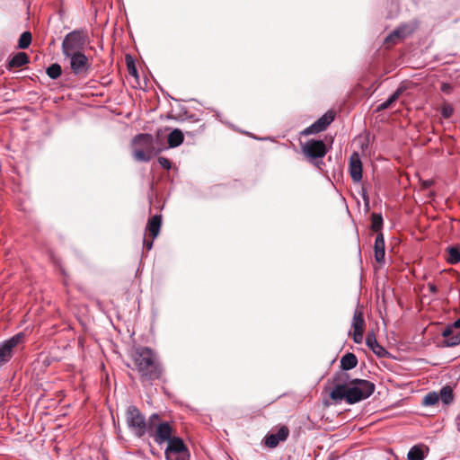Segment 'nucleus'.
Returning <instances> with one entry per match:
<instances>
[{
  "instance_id": "nucleus-1",
  "label": "nucleus",
  "mask_w": 460,
  "mask_h": 460,
  "mask_svg": "<svg viewBox=\"0 0 460 460\" xmlns=\"http://www.w3.org/2000/svg\"><path fill=\"white\" fill-rule=\"evenodd\" d=\"M375 391V385L365 379H351L345 384L336 385L330 394L333 401H346L354 404L368 398Z\"/></svg>"
},
{
  "instance_id": "nucleus-2",
  "label": "nucleus",
  "mask_w": 460,
  "mask_h": 460,
  "mask_svg": "<svg viewBox=\"0 0 460 460\" xmlns=\"http://www.w3.org/2000/svg\"><path fill=\"white\" fill-rule=\"evenodd\" d=\"M131 358L142 382H153L161 377L162 367L151 349L136 348L131 353Z\"/></svg>"
},
{
  "instance_id": "nucleus-3",
  "label": "nucleus",
  "mask_w": 460,
  "mask_h": 460,
  "mask_svg": "<svg viewBox=\"0 0 460 460\" xmlns=\"http://www.w3.org/2000/svg\"><path fill=\"white\" fill-rule=\"evenodd\" d=\"M132 155L137 162H148L156 154L154 138L150 134H138L132 140Z\"/></svg>"
},
{
  "instance_id": "nucleus-4",
  "label": "nucleus",
  "mask_w": 460,
  "mask_h": 460,
  "mask_svg": "<svg viewBox=\"0 0 460 460\" xmlns=\"http://www.w3.org/2000/svg\"><path fill=\"white\" fill-rule=\"evenodd\" d=\"M149 435L154 438L155 442L161 445L164 442L172 440V427L167 421H161L160 416L156 413L152 414L148 419Z\"/></svg>"
},
{
  "instance_id": "nucleus-5",
  "label": "nucleus",
  "mask_w": 460,
  "mask_h": 460,
  "mask_svg": "<svg viewBox=\"0 0 460 460\" xmlns=\"http://www.w3.org/2000/svg\"><path fill=\"white\" fill-rule=\"evenodd\" d=\"M88 42L84 31L75 30L66 34L62 41L63 55L82 52Z\"/></svg>"
},
{
  "instance_id": "nucleus-6",
  "label": "nucleus",
  "mask_w": 460,
  "mask_h": 460,
  "mask_svg": "<svg viewBox=\"0 0 460 460\" xmlns=\"http://www.w3.org/2000/svg\"><path fill=\"white\" fill-rule=\"evenodd\" d=\"M126 420L128 427L138 438L148 431V420L146 421L145 416L136 406L131 405L127 409Z\"/></svg>"
},
{
  "instance_id": "nucleus-7",
  "label": "nucleus",
  "mask_w": 460,
  "mask_h": 460,
  "mask_svg": "<svg viewBox=\"0 0 460 460\" xmlns=\"http://www.w3.org/2000/svg\"><path fill=\"white\" fill-rule=\"evenodd\" d=\"M24 339V333L19 332L0 343V368L11 360L16 348L23 343Z\"/></svg>"
},
{
  "instance_id": "nucleus-8",
  "label": "nucleus",
  "mask_w": 460,
  "mask_h": 460,
  "mask_svg": "<svg viewBox=\"0 0 460 460\" xmlns=\"http://www.w3.org/2000/svg\"><path fill=\"white\" fill-rule=\"evenodd\" d=\"M167 460H189V451L182 439L172 437L164 452Z\"/></svg>"
},
{
  "instance_id": "nucleus-9",
  "label": "nucleus",
  "mask_w": 460,
  "mask_h": 460,
  "mask_svg": "<svg viewBox=\"0 0 460 460\" xmlns=\"http://www.w3.org/2000/svg\"><path fill=\"white\" fill-rule=\"evenodd\" d=\"M304 155L318 166L317 159L323 158L327 152L326 146L322 140H308L302 146Z\"/></svg>"
},
{
  "instance_id": "nucleus-10",
  "label": "nucleus",
  "mask_w": 460,
  "mask_h": 460,
  "mask_svg": "<svg viewBox=\"0 0 460 460\" xmlns=\"http://www.w3.org/2000/svg\"><path fill=\"white\" fill-rule=\"evenodd\" d=\"M64 56L69 58L70 67L75 75H82L89 72L91 63L89 58L83 52L66 54Z\"/></svg>"
},
{
  "instance_id": "nucleus-11",
  "label": "nucleus",
  "mask_w": 460,
  "mask_h": 460,
  "mask_svg": "<svg viewBox=\"0 0 460 460\" xmlns=\"http://www.w3.org/2000/svg\"><path fill=\"white\" fill-rule=\"evenodd\" d=\"M334 113L331 111L324 113L314 124L304 130L305 135L322 132L334 120Z\"/></svg>"
},
{
  "instance_id": "nucleus-12",
  "label": "nucleus",
  "mask_w": 460,
  "mask_h": 460,
  "mask_svg": "<svg viewBox=\"0 0 460 460\" xmlns=\"http://www.w3.org/2000/svg\"><path fill=\"white\" fill-rule=\"evenodd\" d=\"M289 435V429L286 426H281L276 433H269L264 438V444L270 448L276 447L279 442L285 441Z\"/></svg>"
},
{
  "instance_id": "nucleus-13",
  "label": "nucleus",
  "mask_w": 460,
  "mask_h": 460,
  "mask_svg": "<svg viewBox=\"0 0 460 460\" xmlns=\"http://www.w3.org/2000/svg\"><path fill=\"white\" fill-rule=\"evenodd\" d=\"M349 173L355 182L362 179V163L358 153H353L349 158Z\"/></svg>"
},
{
  "instance_id": "nucleus-14",
  "label": "nucleus",
  "mask_w": 460,
  "mask_h": 460,
  "mask_svg": "<svg viewBox=\"0 0 460 460\" xmlns=\"http://www.w3.org/2000/svg\"><path fill=\"white\" fill-rule=\"evenodd\" d=\"M447 346H456L460 343V331L453 330L452 326H447L442 332Z\"/></svg>"
},
{
  "instance_id": "nucleus-15",
  "label": "nucleus",
  "mask_w": 460,
  "mask_h": 460,
  "mask_svg": "<svg viewBox=\"0 0 460 460\" xmlns=\"http://www.w3.org/2000/svg\"><path fill=\"white\" fill-rule=\"evenodd\" d=\"M375 259L377 262L381 263L385 260V240L382 233L376 234L374 245Z\"/></svg>"
},
{
  "instance_id": "nucleus-16",
  "label": "nucleus",
  "mask_w": 460,
  "mask_h": 460,
  "mask_svg": "<svg viewBox=\"0 0 460 460\" xmlns=\"http://www.w3.org/2000/svg\"><path fill=\"white\" fill-rule=\"evenodd\" d=\"M429 453V447L420 444L413 446L408 452V460H424Z\"/></svg>"
},
{
  "instance_id": "nucleus-17",
  "label": "nucleus",
  "mask_w": 460,
  "mask_h": 460,
  "mask_svg": "<svg viewBox=\"0 0 460 460\" xmlns=\"http://www.w3.org/2000/svg\"><path fill=\"white\" fill-rule=\"evenodd\" d=\"M161 225L162 217L159 215H155L148 220L146 225V231L148 232L152 239H155L158 235Z\"/></svg>"
},
{
  "instance_id": "nucleus-18",
  "label": "nucleus",
  "mask_w": 460,
  "mask_h": 460,
  "mask_svg": "<svg viewBox=\"0 0 460 460\" xmlns=\"http://www.w3.org/2000/svg\"><path fill=\"white\" fill-rule=\"evenodd\" d=\"M351 325L353 331H365L366 323L363 317V311L362 308L359 306H358L354 312Z\"/></svg>"
},
{
  "instance_id": "nucleus-19",
  "label": "nucleus",
  "mask_w": 460,
  "mask_h": 460,
  "mask_svg": "<svg viewBox=\"0 0 460 460\" xmlns=\"http://www.w3.org/2000/svg\"><path fill=\"white\" fill-rule=\"evenodd\" d=\"M29 63V58L26 53L19 52L15 54L9 61L8 66L10 68L13 67H21Z\"/></svg>"
},
{
  "instance_id": "nucleus-20",
  "label": "nucleus",
  "mask_w": 460,
  "mask_h": 460,
  "mask_svg": "<svg viewBox=\"0 0 460 460\" xmlns=\"http://www.w3.org/2000/svg\"><path fill=\"white\" fill-rule=\"evenodd\" d=\"M358 364V358L353 353H346L341 359V367L343 370H350Z\"/></svg>"
},
{
  "instance_id": "nucleus-21",
  "label": "nucleus",
  "mask_w": 460,
  "mask_h": 460,
  "mask_svg": "<svg viewBox=\"0 0 460 460\" xmlns=\"http://www.w3.org/2000/svg\"><path fill=\"white\" fill-rule=\"evenodd\" d=\"M184 137L182 132L176 128L173 129L169 135H168V145L170 147H176L180 146L183 142Z\"/></svg>"
},
{
  "instance_id": "nucleus-22",
  "label": "nucleus",
  "mask_w": 460,
  "mask_h": 460,
  "mask_svg": "<svg viewBox=\"0 0 460 460\" xmlns=\"http://www.w3.org/2000/svg\"><path fill=\"white\" fill-rule=\"evenodd\" d=\"M438 395V399L446 405L452 403L454 400L453 389L449 385L442 387Z\"/></svg>"
},
{
  "instance_id": "nucleus-23",
  "label": "nucleus",
  "mask_w": 460,
  "mask_h": 460,
  "mask_svg": "<svg viewBox=\"0 0 460 460\" xmlns=\"http://www.w3.org/2000/svg\"><path fill=\"white\" fill-rule=\"evenodd\" d=\"M447 261L449 264L460 262V248L456 246L448 247L447 250Z\"/></svg>"
},
{
  "instance_id": "nucleus-24",
  "label": "nucleus",
  "mask_w": 460,
  "mask_h": 460,
  "mask_svg": "<svg viewBox=\"0 0 460 460\" xmlns=\"http://www.w3.org/2000/svg\"><path fill=\"white\" fill-rule=\"evenodd\" d=\"M439 402L438 392H429L422 399V405L434 406Z\"/></svg>"
},
{
  "instance_id": "nucleus-25",
  "label": "nucleus",
  "mask_w": 460,
  "mask_h": 460,
  "mask_svg": "<svg viewBox=\"0 0 460 460\" xmlns=\"http://www.w3.org/2000/svg\"><path fill=\"white\" fill-rule=\"evenodd\" d=\"M31 42V34L29 31H24L20 36L18 40V47L22 49H27Z\"/></svg>"
},
{
  "instance_id": "nucleus-26",
  "label": "nucleus",
  "mask_w": 460,
  "mask_h": 460,
  "mask_svg": "<svg viewBox=\"0 0 460 460\" xmlns=\"http://www.w3.org/2000/svg\"><path fill=\"white\" fill-rule=\"evenodd\" d=\"M46 72H47V75L51 79H57V78H58L61 75L62 69H61L60 65L55 63V64H52L51 66H49L47 68Z\"/></svg>"
},
{
  "instance_id": "nucleus-27",
  "label": "nucleus",
  "mask_w": 460,
  "mask_h": 460,
  "mask_svg": "<svg viewBox=\"0 0 460 460\" xmlns=\"http://www.w3.org/2000/svg\"><path fill=\"white\" fill-rule=\"evenodd\" d=\"M401 90H397L385 102L381 103L378 107V111H383L391 107L392 103L394 102L400 96Z\"/></svg>"
},
{
  "instance_id": "nucleus-28",
  "label": "nucleus",
  "mask_w": 460,
  "mask_h": 460,
  "mask_svg": "<svg viewBox=\"0 0 460 460\" xmlns=\"http://www.w3.org/2000/svg\"><path fill=\"white\" fill-rule=\"evenodd\" d=\"M383 226V218L379 214H373L371 219V229L375 232H379Z\"/></svg>"
},
{
  "instance_id": "nucleus-29",
  "label": "nucleus",
  "mask_w": 460,
  "mask_h": 460,
  "mask_svg": "<svg viewBox=\"0 0 460 460\" xmlns=\"http://www.w3.org/2000/svg\"><path fill=\"white\" fill-rule=\"evenodd\" d=\"M409 31H407V27H402L398 30L394 31L386 39L385 41H392L394 38H403Z\"/></svg>"
},
{
  "instance_id": "nucleus-30",
  "label": "nucleus",
  "mask_w": 460,
  "mask_h": 460,
  "mask_svg": "<svg viewBox=\"0 0 460 460\" xmlns=\"http://www.w3.org/2000/svg\"><path fill=\"white\" fill-rule=\"evenodd\" d=\"M366 344L370 349L374 348L376 345L379 344L373 332L367 333L366 338Z\"/></svg>"
},
{
  "instance_id": "nucleus-31",
  "label": "nucleus",
  "mask_w": 460,
  "mask_h": 460,
  "mask_svg": "<svg viewBox=\"0 0 460 460\" xmlns=\"http://www.w3.org/2000/svg\"><path fill=\"white\" fill-rule=\"evenodd\" d=\"M441 114L443 118L448 119L453 114V108L449 104H445L441 109Z\"/></svg>"
},
{
  "instance_id": "nucleus-32",
  "label": "nucleus",
  "mask_w": 460,
  "mask_h": 460,
  "mask_svg": "<svg viewBox=\"0 0 460 460\" xmlns=\"http://www.w3.org/2000/svg\"><path fill=\"white\" fill-rule=\"evenodd\" d=\"M371 350L378 357H384L387 354V351L380 344L376 345Z\"/></svg>"
},
{
  "instance_id": "nucleus-33",
  "label": "nucleus",
  "mask_w": 460,
  "mask_h": 460,
  "mask_svg": "<svg viewBox=\"0 0 460 460\" xmlns=\"http://www.w3.org/2000/svg\"><path fill=\"white\" fill-rule=\"evenodd\" d=\"M364 331H353L352 339L355 343H361L363 341Z\"/></svg>"
},
{
  "instance_id": "nucleus-34",
  "label": "nucleus",
  "mask_w": 460,
  "mask_h": 460,
  "mask_svg": "<svg viewBox=\"0 0 460 460\" xmlns=\"http://www.w3.org/2000/svg\"><path fill=\"white\" fill-rule=\"evenodd\" d=\"M158 163L164 169L168 170L171 168V162L165 157L160 156L158 158Z\"/></svg>"
},
{
  "instance_id": "nucleus-35",
  "label": "nucleus",
  "mask_w": 460,
  "mask_h": 460,
  "mask_svg": "<svg viewBox=\"0 0 460 460\" xmlns=\"http://www.w3.org/2000/svg\"><path fill=\"white\" fill-rule=\"evenodd\" d=\"M153 241H154V239H152V240H150V241H148V240H146V239H144V246H145V248H146L147 251H149V250H151V249H152V247H153Z\"/></svg>"
},
{
  "instance_id": "nucleus-36",
  "label": "nucleus",
  "mask_w": 460,
  "mask_h": 460,
  "mask_svg": "<svg viewBox=\"0 0 460 460\" xmlns=\"http://www.w3.org/2000/svg\"><path fill=\"white\" fill-rule=\"evenodd\" d=\"M428 288L432 294H436L438 292V288L433 283H428Z\"/></svg>"
},
{
  "instance_id": "nucleus-37",
  "label": "nucleus",
  "mask_w": 460,
  "mask_h": 460,
  "mask_svg": "<svg viewBox=\"0 0 460 460\" xmlns=\"http://www.w3.org/2000/svg\"><path fill=\"white\" fill-rule=\"evenodd\" d=\"M450 326L453 327V330L459 331L458 329L460 328V318L456 320Z\"/></svg>"
},
{
  "instance_id": "nucleus-38",
  "label": "nucleus",
  "mask_w": 460,
  "mask_h": 460,
  "mask_svg": "<svg viewBox=\"0 0 460 460\" xmlns=\"http://www.w3.org/2000/svg\"><path fill=\"white\" fill-rule=\"evenodd\" d=\"M128 70H129L130 75L137 76V69L134 66V65L132 66L130 65H128Z\"/></svg>"
}]
</instances>
